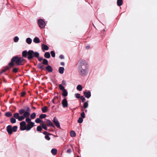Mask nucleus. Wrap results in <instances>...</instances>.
<instances>
[{
	"instance_id": "58",
	"label": "nucleus",
	"mask_w": 157,
	"mask_h": 157,
	"mask_svg": "<svg viewBox=\"0 0 157 157\" xmlns=\"http://www.w3.org/2000/svg\"><path fill=\"white\" fill-rule=\"evenodd\" d=\"M89 46H86V48L87 49H89Z\"/></svg>"
},
{
	"instance_id": "59",
	"label": "nucleus",
	"mask_w": 157,
	"mask_h": 157,
	"mask_svg": "<svg viewBox=\"0 0 157 157\" xmlns=\"http://www.w3.org/2000/svg\"><path fill=\"white\" fill-rule=\"evenodd\" d=\"M103 31H105V29H103Z\"/></svg>"
},
{
	"instance_id": "22",
	"label": "nucleus",
	"mask_w": 157,
	"mask_h": 157,
	"mask_svg": "<svg viewBox=\"0 0 157 157\" xmlns=\"http://www.w3.org/2000/svg\"><path fill=\"white\" fill-rule=\"evenodd\" d=\"M123 3L122 0H117V6H121L122 5Z\"/></svg>"
},
{
	"instance_id": "30",
	"label": "nucleus",
	"mask_w": 157,
	"mask_h": 157,
	"mask_svg": "<svg viewBox=\"0 0 157 157\" xmlns=\"http://www.w3.org/2000/svg\"><path fill=\"white\" fill-rule=\"evenodd\" d=\"M10 122L12 124H14L16 123V120L14 118L12 117L10 119Z\"/></svg>"
},
{
	"instance_id": "21",
	"label": "nucleus",
	"mask_w": 157,
	"mask_h": 157,
	"mask_svg": "<svg viewBox=\"0 0 157 157\" xmlns=\"http://www.w3.org/2000/svg\"><path fill=\"white\" fill-rule=\"evenodd\" d=\"M62 95L63 96L65 97L67 95L68 93L66 90H64L62 93Z\"/></svg>"
},
{
	"instance_id": "60",
	"label": "nucleus",
	"mask_w": 157,
	"mask_h": 157,
	"mask_svg": "<svg viewBox=\"0 0 157 157\" xmlns=\"http://www.w3.org/2000/svg\"><path fill=\"white\" fill-rule=\"evenodd\" d=\"M85 111H86H86H87V110H85Z\"/></svg>"
},
{
	"instance_id": "51",
	"label": "nucleus",
	"mask_w": 157,
	"mask_h": 157,
	"mask_svg": "<svg viewBox=\"0 0 157 157\" xmlns=\"http://www.w3.org/2000/svg\"><path fill=\"white\" fill-rule=\"evenodd\" d=\"M26 94V93L25 92H22L21 93V96H25Z\"/></svg>"
},
{
	"instance_id": "29",
	"label": "nucleus",
	"mask_w": 157,
	"mask_h": 157,
	"mask_svg": "<svg viewBox=\"0 0 157 157\" xmlns=\"http://www.w3.org/2000/svg\"><path fill=\"white\" fill-rule=\"evenodd\" d=\"M5 115L7 117H10L12 116V113L9 112H7L5 113Z\"/></svg>"
},
{
	"instance_id": "12",
	"label": "nucleus",
	"mask_w": 157,
	"mask_h": 157,
	"mask_svg": "<svg viewBox=\"0 0 157 157\" xmlns=\"http://www.w3.org/2000/svg\"><path fill=\"white\" fill-rule=\"evenodd\" d=\"M46 122L47 124V126L52 127L53 128H55V126L54 125L53 123L50 120L47 119L46 121Z\"/></svg>"
},
{
	"instance_id": "61",
	"label": "nucleus",
	"mask_w": 157,
	"mask_h": 157,
	"mask_svg": "<svg viewBox=\"0 0 157 157\" xmlns=\"http://www.w3.org/2000/svg\"><path fill=\"white\" fill-rule=\"evenodd\" d=\"M77 157H79L78 156Z\"/></svg>"
},
{
	"instance_id": "16",
	"label": "nucleus",
	"mask_w": 157,
	"mask_h": 157,
	"mask_svg": "<svg viewBox=\"0 0 157 157\" xmlns=\"http://www.w3.org/2000/svg\"><path fill=\"white\" fill-rule=\"evenodd\" d=\"M64 68L63 67H60L59 69V72L60 74H63L64 73Z\"/></svg>"
},
{
	"instance_id": "2",
	"label": "nucleus",
	"mask_w": 157,
	"mask_h": 157,
	"mask_svg": "<svg viewBox=\"0 0 157 157\" xmlns=\"http://www.w3.org/2000/svg\"><path fill=\"white\" fill-rule=\"evenodd\" d=\"M12 61L14 62L17 65H21L24 64L25 60L22 57L15 56L12 58Z\"/></svg>"
},
{
	"instance_id": "14",
	"label": "nucleus",
	"mask_w": 157,
	"mask_h": 157,
	"mask_svg": "<svg viewBox=\"0 0 157 157\" xmlns=\"http://www.w3.org/2000/svg\"><path fill=\"white\" fill-rule=\"evenodd\" d=\"M25 41L28 44H30L32 43V39L31 38L28 37L26 39Z\"/></svg>"
},
{
	"instance_id": "11",
	"label": "nucleus",
	"mask_w": 157,
	"mask_h": 157,
	"mask_svg": "<svg viewBox=\"0 0 157 157\" xmlns=\"http://www.w3.org/2000/svg\"><path fill=\"white\" fill-rule=\"evenodd\" d=\"M84 94L85 97L87 98H89L91 96V93L89 91H84Z\"/></svg>"
},
{
	"instance_id": "6",
	"label": "nucleus",
	"mask_w": 157,
	"mask_h": 157,
	"mask_svg": "<svg viewBox=\"0 0 157 157\" xmlns=\"http://www.w3.org/2000/svg\"><path fill=\"white\" fill-rule=\"evenodd\" d=\"M38 23L39 26L40 28H43L46 25L45 22L42 19H38Z\"/></svg>"
},
{
	"instance_id": "10",
	"label": "nucleus",
	"mask_w": 157,
	"mask_h": 157,
	"mask_svg": "<svg viewBox=\"0 0 157 157\" xmlns=\"http://www.w3.org/2000/svg\"><path fill=\"white\" fill-rule=\"evenodd\" d=\"M63 106V108H66L67 106L68 103L66 98H64L62 102Z\"/></svg>"
},
{
	"instance_id": "40",
	"label": "nucleus",
	"mask_w": 157,
	"mask_h": 157,
	"mask_svg": "<svg viewBox=\"0 0 157 157\" xmlns=\"http://www.w3.org/2000/svg\"><path fill=\"white\" fill-rule=\"evenodd\" d=\"M25 117L24 116H21L20 117H19L18 120L19 121H21L25 119Z\"/></svg>"
},
{
	"instance_id": "48",
	"label": "nucleus",
	"mask_w": 157,
	"mask_h": 157,
	"mask_svg": "<svg viewBox=\"0 0 157 157\" xmlns=\"http://www.w3.org/2000/svg\"><path fill=\"white\" fill-rule=\"evenodd\" d=\"M71 152V150L70 148L68 149L67 151V153L68 154L70 153Z\"/></svg>"
},
{
	"instance_id": "36",
	"label": "nucleus",
	"mask_w": 157,
	"mask_h": 157,
	"mask_svg": "<svg viewBox=\"0 0 157 157\" xmlns=\"http://www.w3.org/2000/svg\"><path fill=\"white\" fill-rule=\"evenodd\" d=\"M46 115L45 114H41L39 118L40 119L44 118L46 117Z\"/></svg>"
},
{
	"instance_id": "3",
	"label": "nucleus",
	"mask_w": 157,
	"mask_h": 157,
	"mask_svg": "<svg viewBox=\"0 0 157 157\" xmlns=\"http://www.w3.org/2000/svg\"><path fill=\"white\" fill-rule=\"evenodd\" d=\"M30 109L29 107L27 106L26 107V110L25 111L24 109H22L19 110V113L20 114L22 115L23 114V116L25 117H29L30 115Z\"/></svg>"
},
{
	"instance_id": "46",
	"label": "nucleus",
	"mask_w": 157,
	"mask_h": 157,
	"mask_svg": "<svg viewBox=\"0 0 157 157\" xmlns=\"http://www.w3.org/2000/svg\"><path fill=\"white\" fill-rule=\"evenodd\" d=\"M14 62H12V59H11V62L9 63V65L11 67L13 66L14 65V64L13 63Z\"/></svg>"
},
{
	"instance_id": "50",
	"label": "nucleus",
	"mask_w": 157,
	"mask_h": 157,
	"mask_svg": "<svg viewBox=\"0 0 157 157\" xmlns=\"http://www.w3.org/2000/svg\"><path fill=\"white\" fill-rule=\"evenodd\" d=\"M76 97L77 98H78L80 97V94H76Z\"/></svg>"
},
{
	"instance_id": "39",
	"label": "nucleus",
	"mask_w": 157,
	"mask_h": 157,
	"mask_svg": "<svg viewBox=\"0 0 157 157\" xmlns=\"http://www.w3.org/2000/svg\"><path fill=\"white\" fill-rule=\"evenodd\" d=\"M83 121V118H82L81 117H79L78 120V122L79 123H82Z\"/></svg>"
},
{
	"instance_id": "25",
	"label": "nucleus",
	"mask_w": 157,
	"mask_h": 157,
	"mask_svg": "<svg viewBox=\"0 0 157 157\" xmlns=\"http://www.w3.org/2000/svg\"><path fill=\"white\" fill-rule=\"evenodd\" d=\"M48 108L46 106L43 107L42 109V110L43 113H46L48 110Z\"/></svg>"
},
{
	"instance_id": "32",
	"label": "nucleus",
	"mask_w": 157,
	"mask_h": 157,
	"mask_svg": "<svg viewBox=\"0 0 157 157\" xmlns=\"http://www.w3.org/2000/svg\"><path fill=\"white\" fill-rule=\"evenodd\" d=\"M19 40V37L17 36H15L14 38V41L15 43H17L18 41Z\"/></svg>"
},
{
	"instance_id": "52",
	"label": "nucleus",
	"mask_w": 157,
	"mask_h": 157,
	"mask_svg": "<svg viewBox=\"0 0 157 157\" xmlns=\"http://www.w3.org/2000/svg\"><path fill=\"white\" fill-rule=\"evenodd\" d=\"M59 58L61 59H63L64 58V56L63 55H61L59 56Z\"/></svg>"
},
{
	"instance_id": "7",
	"label": "nucleus",
	"mask_w": 157,
	"mask_h": 157,
	"mask_svg": "<svg viewBox=\"0 0 157 157\" xmlns=\"http://www.w3.org/2000/svg\"><path fill=\"white\" fill-rule=\"evenodd\" d=\"M20 128L21 130H26V122L23 121L20 123Z\"/></svg>"
},
{
	"instance_id": "56",
	"label": "nucleus",
	"mask_w": 157,
	"mask_h": 157,
	"mask_svg": "<svg viewBox=\"0 0 157 157\" xmlns=\"http://www.w3.org/2000/svg\"><path fill=\"white\" fill-rule=\"evenodd\" d=\"M9 68L8 67H6L4 69V70H6V71Z\"/></svg>"
},
{
	"instance_id": "37",
	"label": "nucleus",
	"mask_w": 157,
	"mask_h": 157,
	"mask_svg": "<svg viewBox=\"0 0 157 157\" xmlns=\"http://www.w3.org/2000/svg\"><path fill=\"white\" fill-rule=\"evenodd\" d=\"M35 121L36 123H40V122H42L43 123V121H42L39 118H36L35 120Z\"/></svg>"
},
{
	"instance_id": "24",
	"label": "nucleus",
	"mask_w": 157,
	"mask_h": 157,
	"mask_svg": "<svg viewBox=\"0 0 157 157\" xmlns=\"http://www.w3.org/2000/svg\"><path fill=\"white\" fill-rule=\"evenodd\" d=\"M13 116L15 118L17 119L18 120L19 116V114L18 113H14Z\"/></svg>"
},
{
	"instance_id": "44",
	"label": "nucleus",
	"mask_w": 157,
	"mask_h": 157,
	"mask_svg": "<svg viewBox=\"0 0 157 157\" xmlns=\"http://www.w3.org/2000/svg\"><path fill=\"white\" fill-rule=\"evenodd\" d=\"M83 106L85 108H86L88 107V103L87 102H85L84 103Z\"/></svg>"
},
{
	"instance_id": "27",
	"label": "nucleus",
	"mask_w": 157,
	"mask_h": 157,
	"mask_svg": "<svg viewBox=\"0 0 157 157\" xmlns=\"http://www.w3.org/2000/svg\"><path fill=\"white\" fill-rule=\"evenodd\" d=\"M70 136L71 137H75L76 136V133L74 131H71L70 132Z\"/></svg>"
},
{
	"instance_id": "54",
	"label": "nucleus",
	"mask_w": 157,
	"mask_h": 157,
	"mask_svg": "<svg viewBox=\"0 0 157 157\" xmlns=\"http://www.w3.org/2000/svg\"><path fill=\"white\" fill-rule=\"evenodd\" d=\"M60 64L62 66H64V63L63 62H61L60 63Z\"/></svg>"
},
{
	"instance_id": "49",
	"label": "nucleus",
	"mask_w": 157,
	"mask_h": 157,
	"mask_svg": "<svg viewBox=\"0 0 157 157\" xmlns=\"http://www.w3.org/2000/svg\"><path fill=\"white\" fill-rule=\"evenodd\" d=\"M66 82L64 80H63L62 81V85H66Z\"/></svg>"
},
{
	"instance_id": "45",
	"label": "nucleus",
	"mask_w": 157,
	"mask_h": 157,
	"mask_svg": "<svg viewBox=\"0 0 157 157\" xmlns=\"http://www.w3.org/2000/svg\"><path fill=\"white\" fill-rule=\"evenodd\" d=\"M81 118H84L85 117V114L84 112H82L81 114Z\"/></svg>"
},
{
	"instance_id": "57",
	"label": "nucleus",
	"mask_w": 157,
	"mask_h": 157,
	"mask_svg": "<svg viewBox=\"0 0 157 157\" xmlns=\"http://www.w3.org/2000/svg\"><path fill=\"white\" fill-rule=\"evenodd\" d=\"M47 140H50V138H46Z\"/></svg>"
},
{
	"instance_id": "13",
	"label": "nucleus",
	"mask_w": 157,
	"mask_h": 157,
	"mask_svg": "<svg viewBox=\"0 0 157 157\" xmlns=\"http://www.w3.org/2000/svg\"><path fill=\"white\" fill-rule=\"evenodd\" d=\"M33 41L35 43H39L40 42V41L39 38L38 37H35L33 40Z\"/></svg>"
},
{
	"instance_id": "8",
	"label": "nucleus",
	"mask_w": 157,
	"mask_h": 157,
	"mask_svg": "<svg viewBox=\"0 0 157 157\" xmlns=\"http://www.w3.org/2000/svg\"><path fill=\"white\" fill-rule=\"evenodd\" d=\"M52 121L57 128H60V123L56 117H54Z\"/></svg>"
},
{
	"instance_id": "5",
	"label": "nucleus",
	"mask_w": 157,
	"mask_h": 157,
	"mask_svg": "<svg viewBox=\"0 0 157 157\" xmlns=\"http://www.w3.org/2000/svg\"><path fill=\"white\" fill-rule=\"evenodd\" d=\"M17 128V127L16 126L12 127L11 125H9L6 127V130L9 134H11L13 132H16Z\"/></svg>"
},
{
	"instance_id": "19",
	"label": "nucleus",
	"mask_w": 157,
	"mask_h": 157,
	"mask_svg": "<svg viewBox=\"0 0 157 157\" xmlns=\"http://www.w3.org/2000/svg\"><path fill=\"white\" fill-rule=\"evenodd\" d=\"M37 67L39 68L42 69H44V67L43 64L41 63H39L37 65Z\"/></svg>"
},
{
	"instance_id": "53",
	"label": "nucleus",
	"mask_w": 157,
	"mask_h": 157,
	"mask_svg": "<svg viewBox=\"0 0 157 157\" xmlns=\"http://www.w3.org/2000/svg\"><path fill=\"white\" fill-rule=\"evenodd\" d=\"M39 58V59H38L39 60V61H41L42 60H43V59H43V58H42V57H38Z\"/></svg>"
},
{
	"instance_id": "47",
	"label": "nucleus",
	"mask_w": 157,
	"mask_h": 157,
	"mask_svg": "<svg viewBox=\"0 0 157 157\" xmlns=\"http://www.w3.org/2000/svg\"><path fill=\"white\" fill-rule=\"evenodd\" d=\"M80 99L82 100V102H83L85 100V98L82 96H81L80 97Z\"/></svg>"
},
{
	"instance_id": "15",
	"label": "nucleus",
	"mask_w": 157,
	"mask_h": 157,
	"mask_svg": "<svg viewBox=\"0 0 157 157\" xmlns=\"http://www.w3.org/2000/svg\"><path fill=\"white\" fill-rule=\"evenodd\" d=\"M42 48L43 51L44 52L45 50H48L49 49V47L47 45H44V44H43L42 45Z\"/></svg>"
},
{
	"instance_id": "18",
	"label": "nucleus",
	"mask_w": 157,
	"mask_h": 157,
	"mask_svg": "<svg viewBox=\"0 0 157 157\" xmlns=\"http://www.w3.org/2000/svg\"><path fill=\"white\" fill-rule=\"evenodd\" d=\"M44 134L45 135H47L44 137H52V135L49 133H48L47 132H44Z\"/></svg>"
},
{
	"instance_id": "41",
	"label": "nucleus",
	"mask_w": 157,
	"mask_h": 157,
	"mask_svg": "<svg viewBox=\"0 0 157 157\" xmlns=\"http://www.w3.org/2000/svg\"><path fill=\"white\" fill-rule=\"evenodd\" d=\"M18 68H13V71L14 73H17L18 72Z\"/></svg>"
},
{
	"instance_id": "33",
	"label": "nucleus",
	"mask_w": 157,
	"mask_h": 157,
	"mask_svg": "<svg viewBox=\"0 0 157 157\" xmlns=\"http://www.w3.org/2000/svg\"><path fill=\"white\" fill-rule=\"evenodd\" d=\"M43 64L45 65H47L48 64V61L45 59H43Z\"/></svg>"
},
{
	"instance_id": "1",
	"label": "nucleus",
	"mask_w": 157,
	"mask_h": 157,
	"mask_svg": "<svg viewBox=\"0 0 157 157\" xmlns=\"http://www.w3.org/2000/svg\"><path fill=\"white\" fill-rule=\"evenodd\" d=\"M77 64L79 74L82 76L87 75L89 72L87 62L83 59H80L78 62Z\"/></svg>"
},
{
	"instance_id": "20",
	"label": "nucleus",
	"mask_w": 157,
	"mask_h": 157,
	"mask_svg": "<svg viewBox=\"0 0 157 157\" xmlns=\"http://www.w3.org/2000/svg\"><path fill=\"white\" fill-rule=\"evenodd\" d=\"M51 153L53 155H56L57 154V150L56 149L53 148L51 150Z\"/></svg>"
},
{
	"instance_id": "38",
	"label": "nucleus",
	"mask_w": 157,
	"mask_h": 157,
	"mask_svg": "<svg viewBox=\"0 0 157 157\" xmlns=\"http://www.w3.org/2000/svg\"><path fill=\"white\" fill-rule=\"evenodd\" d=\"M31 119L29 118V117H26L25 119V121L28 123H29V122H32L31 121Z\"/></svg>"
},
{
	"instance_id": "4",
	"label": "nucleus",
	"mask_w": 157,
	"mask_h": 157,
	"mask_svg": "<svg viewBox=\"0 0 157 157\" xmlns=\"http://www.w3.org/2000/svg\"><path fill=\"white\" fill-rule=\"evenodd\" d=\"M39 54L37 52H34L33 51L30 50L28 51V59H32L33 57L36 58L39 57Z\"/></svg>"
},
{
	"instance_id": "55",
	"label": "nucleus",
	"mask_w": 157,
	"mask_h": 157,
	"mask_svg": "<svg viewBox=\"0 0 157 157\" xmlns=\"http://www.w3.org/2000/svg\"><path fill=\"white\" fill-rule=\"evenodd\" d=\"M6 71V70H4V69L2 70L1 72V73H2Z\"/></svg>"
},
{
	"instance_id": "42",
	"label": "nucleus",
	"mask_w": 157,
	"mask_h": 157,
	"mask_svg": "<svg viewBox=\"0 0 157 157\" xmlns=\"http://www.w3.org/2000/svg\"><path fill=\"white\" fill-rule=\"evenodd\" d=\"M51 54L52 55V56L53 57H54L55 56V53L54 51H52L51 52Z\"/></svg>"
},
{
	"instance_id": "35",
	"label": "nucleus",
	"mask_w": 157,
	"mask_h": 157,
	"mask_svg": "<svg viewBox=\"0 0 157 157\" xmlns=\"http://www.w3.org/2000/svg\"><path fill=\"white\" fill-rule=\"evenodd\" d=\"M59 86L60 90H63V91L64 90H65L64 89V87L62 85L59 84Z\"/></svg>"
},
{
	"instance_id": "43",
	"label": "nucleus",
	"mask_w": 157,
	"mask_h": 157,
	"mask_svg": "<svg viewBox=\"0 0 157 157\" xmlns=\"http://www.w3.org/2000/svg\"><path fill=\"white\" fill-rule=\"evenodd\" d=\"M42 129V127L40 126H37V130L38 131H40Z\"/></svg>"
},
{
	"instance_id": "23",
	"label": "nucleus",
	"mask_w": 157,
	"mask_h": 157,
	"mask_svg": "<svg viewBox=\"0 0 157 157\" xmlns=\"http://www.w3.org/2000/svg\"><path fill=\"white\" fill-rule=\"evenodd\" d=\"M27 55L28 56V52H27L26 51H24L23 52L22 56L23 57H26Z\"/></svg>"
},
{
	"instance_id": "31",
	"label": "nucleus",
	"mask_w": 157,
	"mask_h": 157,
	"mask_svg": "<svg viewBox=\"0 0 157 157\" xmlns=\"http://www.w3.org/2000/svg\"><path fill=\"white\" fill-rule=\"evenodd\" d=\"M77 89L79 91H81L82 90V87L81 85H78L77 87Z\"/></svg>"
},
{
	"instance_id": "9",
	"label": "nucleus",
	"mask_w": 157,
	"mask_h": 157,
	"mask_svg": "<svg viewBox=\"0 0 157 157\" xmlns=\"http://www.w3.org/2000/svg\"><path fill=\"white\" fill-rule=\"evenodd\" d=\"M34 123L33 122H29V123H28L26 125V131H29L34 126Z\"/></svg>"
},
{
	"instance_id": "26",
	"label": "nucleus",
	"mask_w": 157,
	"mask_h": 157,
	"mask_svg": "<svg viewBox=\"0 0 157 157\" xmlns=\"http://www.w3.org/2000/svg\"><path fill=\"white\" fill-rule=\"evenodd\" d=\"M41 125L42 127L45 130H47V126L45 124H44V122H43V123H41Z\"/></svg>"
},
{
	"instance_id": "34",
	"label": "nucleus",
	"mask_w": 157,
	"mask_h": 157,
	"mask_svg": "<svg viewBox=\"0 0 157 157\" xmlns=\"http://www.w3.org/2000/svg\"><path fill=\"white\" fill-rule=\"evenodd\" d=\"M36 116V113H33L31 115L30 118L32 119H34L35 117Z\"/></svg>"
},
{
	"instance_id": "28",
	"label": "nucleus",
	"mask_w": 157,
	"mask_h": 157,
	"mask_svg": "<svg viewBox=\"0 0 157 157\" xmlns=\"http://www.w3.org/2000/svg\"><path fill=\"white\" fill-rule=\"evenodd\" d=\"M44 57L47 58H49L50 57V54L49 52H46L44 54Z\"/></svg>"
},
{
	"instance_id": "17",
	"label": "nucleus",
	"mask_w": 157,
	"mask_h": 157,
	"mask_svg": "<svg viewBox=\"0 0 157 157\" xmlns=\"http://www.w3.org/2000/svg\"><path fill=\"white\" fill-rule=\"evenodd\" d=\"M46 69L49 72H51L52 71V69L51 66L50 65H48L46 67Z\"/></svg>"
}]
</instances>
